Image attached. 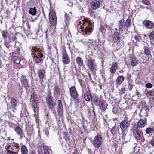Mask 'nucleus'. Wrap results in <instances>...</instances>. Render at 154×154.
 Listing matches in <instances>:
<instances>
[{
	"mask_svg": "<svg viewBox=\"0 0 154 154\" xmlns=\"http://www.w3.org/2000/svg\"><path fill=\"white\" fill-rule=\"evenodd\" d=\"M142 24L143 26L148 29H152L154 27L153 23L148 20L143 21L142 22Z\"/></svg>",
	"mask_w": 154,
	"mask_h": 154,
	"instance_id": "f8f14e48",
	"label": "nucleus"
},
{
	"mask_svg": "<svg viewBox=\"0 0 154 154\" xmlns=\"http://www.w3.org/2000/svg\"><path fill=\"white\" fill-rule=\"evenodd\" d=\"M143 4L147 6L150 5V2L149 0H141Z\"/></svg>",
	"mask_w": 154,
	"mask_h": 154,
	"instance_id": "ea45409f",
	"label": "nucleus"
},
{
	"mask_svg": "<svg viewBox=\"0 0 154 154\" xmlns=\"http://www.w3.org/2000/svg\"><path fill=\"white\" fill-rule=\"evenodd\" d=\"M88 66L91 71L94 69L95 66L94 60L91 59H89L88 61Z\"/></svg>",
	"mask_w": 154,
	"mask_h": 154,
	"instance_id": "a211bd4d",
	"label": "nucleus"
},
{
	"mask_svg": "<svg viewBox=\"0 0 154 154\" xmlns=\"http://www.w3.org/2000/svg\"><path fill=\"white\" fill-rule=\"evenodd\" d=\"M88 46L92 49L96 50L98 48V43L96 41L90 40L88 43Z\"/></svg>",
	"mask_w": 154,
	"mask_h": 154,
	"instance_id": "4468645a",
	"label": "nucleus"
},
{
	"mask_svg": "<svg viewBox=\"0 0 154 154\" xmlns=\"http://www.w3.org/2000/svg\"><path fill=\"white\" fill-rule=\"evenodd\" d=\"M140 114L143 116H147L148 115L147 110L144 109H143L141 111Z\"/></svg>",
	"mask_w": 154,
	"mask_h": 154,
	"instance_id": "4c0bfd02",
	"label": "nucleus"
},
{
	"mask_svg": "<svg viewBox=\"0 0 154 154\" xmlns=\"http://www.w3.org/2000/svg\"><path fill=\"white\" fill-rule=\"evenodd\" d=\"M136 95H137L138 97H141V95L140 93L138 92L137 90H136Z\"/></svg>",
	"mask_w": 154,
	"mask_h": 154,
	"instance_id": "603ef678",
	"label": "nucleus"
},
{
	"mask_svg": "<svg viewBox=\"0 0 154 154\" xmlns=\"http://www.w3.org/2000/svg\"><path fill=\"white\" fill-rule=\"evenodd\" d=\"M29 154H36V152L35 150H32L31 151Z\"/></svg>",
	"mask_w": 154,
	"mask_h": 154,
	"instance_id": "4d7b16f0",
	"label": "nucleus"
},
{
	"mask_svg": "<svg viewBox=\"0 0 154 154\" xmlns=\"http://www.w3.org/2000/svg\"><path fill=\"white\" fill-rule=\"evenodd\" d=\"M54 92L57 95L60 94V88L58 86L56 85L55 86L54 89Z\"/></svg>",
	"mask_w": 154,
	"mask_h": 154,
	"instance_id": "e433bc0d",
	"label": "nucleus"
},
{
	"mask_svg": "<svg viewBox=\"0 0 154 154\" xmlns=\"http://www.w3.org/2000/svg\"><path fill=\"white\" fill-rule=\"evenodd\" d=\"M93 102L95 105L98 106L99 105V101L98 102V98L96 96L94 97L93 98Z\"/></svg>",
	"mask_w": 154,
	"mask_h": 154,
	"instance_id": "f704fd0d",
	"label": "nucleus"
},
{
	"mask_svg": "<svg viewBox=\"0 0 154 154\" xmlns=\"http://www.w3.org/2000/svg\"><path fill=\"white\" fill-rule=\"evenodd\" d=\"M112 134L114 136L116 134V128L115 126L113 127L111 130Z\"/></svg>",
	"mask_w": 154,
	"mask_h": 154,
	"instance_id": "79ce46f5",
	"label": "nucleus"
},
{
	"mask_svg": "<svg viewBox=\"0 0 154 154\" xmlns=\"http://www.w3.org/2000/svg\"><path fill=\"white\" fill-rule=\"evenodd\" d=\"M32 53V56H34V59L37 63H39L42 61L41 58L43 57L42 50L38 47H33Z\"/></svg>",
	"mask_w": 154,
	"mask_h": 154,
	"instance_id": "f03ea898",
	"label": "nucleus"
},
{
	"mask_svg": "<svg viewBox=\"0 0 154 154\" xmlns=\"http://www.w3.org/2000/svg\"><path fill=\"white\" fill-rule=\"evenodd\" d=\"M149 37L150 40L154 42V31L151 32Z\"/></svg>",
	"mask_w": 154,
	"mask_h": 154,
	"instance_id": "a19ab883",
	"label": "nucleus"
},
{
	"mask_svg": "<svg viewBox=\"0 0 154 154\" xmlns=\"http://www.w3.org/2000/svg\"><path fill=\"white\" fill-rule=\"evenodd\" d=\"M135 130L134 134V136L136 139L139 140L140 139V135L141 132L138 128H137Z\"/></svg>",
	"mask_w": 154,
	"mask_h": 154,
	"instance_id": "412c9836",
	"label": "nucleus"
},
{
	"mask_svg": "<svg viewBox=\"0 0 154 154\" xmlns=\"http://www.w3.org/2000/svg\"><path fill=\"white\" fill-rule=\"evenodd\" d=\"M13 60L16 64H19L20 61V59L18 57L15 56L13 57Z\"/></svg>",
	"mask_w": 154,
	"mask_h": 154,
	"instance_id": "473e14b6",
	"label": "nucleus"
},
{
	"mask_svg": "<svg viewBox=\"0 0 154 154\" xmlns=\"http://www.w3.org/2000/svg\"><path fill=\"white\" fill-rule=\"evenodd\" d=\"M150 94L151 96L154 95V91H152L150 92Z\"/></svg>",
	"mask_w": 154,
	"mask_h": 154,
	"instance_id": "13d9d810",
	"label": "nucleus"
},
{
	"mask_svg": "<svg viewBox=\"0 0 154 154\" xmlns=\"http://www.w3.org/2000/svg\"><path fill=\"white\" fill-rule=\"evenodd\" d=\"M150 143L152 146H154V137L151 140Z\"/></svg>",
	"mask_w": 154,
	"mask_h": 154,
	"instance_id": "864d4df0",
	"label": "nucleus"
},
{
	"mask_svg": "<svg viewBox=\"0 0 154 154\" xmlns=\"http://www.w3.org/2000/svg\"><path fill=\"white\" fill-rule=\"evenodd\" d=\"M16 149L15 147H14L11 149H8L7 150V154H17V151H14V149Z\"/></svg>",
	"mask_w": 154,
	"mask_h": 154,
	"instance_id": "2f4dec72",
	"label": "nucleus"
},
{
	"mask_svg": "<svg viewBox=\"0 0 154 154\" xmlns=\"http://www.w3.org/2000/svg\"><path fill=\"white\" fill-rule=\"evenodd\" d=\"M46 101L49 108L51 109H53L54 107L55 104L53 102L52 96L50 94H48L46 98Z\"/></svg>",
	"mask_w": 154,
	"mask_h": 154,
	"instance_id": "423d86ee",
	"label": "nucleus"
},
{
	"mask_svg": "<svg viewBox=\"0 0 154 154\" xmlns=\"http://www.w3.org/2000/svg\"><path fill=\"white\" fill-rule=\"evenodd\" d=\"M84 97L86 101H89L91 99V96L90 93L86 92L84 94Z\"/></svg>",
	"mask_w": 154,
	"mask_h": 154,
	"instance_id": "a878e982",
	"label": "nucleus"
},
{
	"mask_svg": "<svg viewBox=\"0 0 154 154\" xmlns=\"http://www.w3.org/2000/svg\"><path fill=\"white\" fill-rule=\"evenodd\" d=\"M119 72H120V73H121V72H121V71H120Z\"/></svg>",
	"mask_w": 154,
	"mask_h": 154,
	"instance_id": "338daca9",
	"label": "nucleus"
},
{
	"mask_svg": "<svg viewBox=\"0 0 154 154\" xmlns=\"http://www.w3.org/2000/svg\"><path fill=\"white\" fill-rule=\"evenodd\" d=\"M147 125L146 120V119H140L138 122L137 125L140 128L144 127Z\"/></svg>",
	"mask_w": 154,
	"mask_h": 154,
	"instance_id": "6ab92c4d",
	"label": "nucleus"
},
{
	"mask_svg": "<svg viewBox=\"0 0 154 154\" xmlns=\"http://www.w3.org/2000/svg\"><path fill=\"white\" fill-rule=\"evenodd\" d=\"M89 12L90 14L91 15V16H94V17H95V15L94 14V12L91 10Z\"/></svg>",
	"mask_w": 154,
	"mask_h": 154,
	"instance_id": "3c124183",
	"label": "nucleus"
},
{
	"mask_svg": "<svg viewBox=\"0 0 154 154\" xmlns=\"http://www.w3.org/2000/svg\"><path fill=\"white\" fill-rule=\"evenodd\" d=\"M27 112L25 110L24 111H22L21 113L20 114V116L21 117H25L27 116Z\"/></svg>",
	"mask_w": 154,
	"mask_h": 154,
	"instance_id": "37998d69",
	"label": "nucleus"
},
{
	"mask_svg": "<svg viewBox=\"0 0 154 154\" xmlns=\"http://www.w3.org/2000/svg\"><path fill=\"white\" fill-rule=\"evenodd\" d=\"M124 80V78L122 76H119L116 80V83L117 85H121Z\"/></svg>",
	"mask_w": 154,
	"mask_h": 154,
	"instance_id": "b1692460",
	"label": "nucleus"
},
{
	"mask_svg": "<svg viewBox=\"0 0 154 154\" xmlns=\"http://www.w3.org/2000/svg\"><path fill=\"white\" fill-rule=\"evenodd\" d=\"M117 29L116 28L115 29V30H117Z\"/></svg>",
	"mask_w": 154,
	"mask_h": 154,
	"instance_id": "69168bd1",
	"label": "nucleus"
},
{
	"mask_svg": "<svg viewBox=\"0 0 154 154\" xmlns=\"http://www.w3.org/2000/svg\"><path fill=\"white\" fill-rule=\"evenodd\" d=\"M91 8L94 9L96 10L99 8L100 6V2L96 0L92 1L90 3Z\"/></svg>",
	"mask_w": 154,
	"mask_h": 154,
	"instance_id": "dca6fc26",
	"label": "nucleus"
},
{
	"mask_svg": "<svg viewBox=\"0 0 154 154\" xmlns=\"http://www.w3.org/2000/svg\"><path fill=\"white\" fill-rule=\"evenodd\" d=\"M99 105L97 106H99L100 108L102 110H105L107 108V105L104 101L101 100H99Z\"/></svg>",
	"mask_w": 154,
	"mask_h": 154,
	"instance_id": "aec40b11",
	"label": "nucleus"
},
{
	"mask_svg": "<svg viewBox=\"0 0 154 154\" xmlns=\"http://www.w3.org/2000/svg\"><path fill=\"white\" fill-rule=\"evenodd\" d=\"M144 54L147 56H149L150 54V51L149 48L146 47H144Z\"/></svg>",
	"mask_w": 154,
	"mask_h": 154,
	"instance_id": "72a5a7b5",
	"label": "nucleus"
},
{
	"mask_svg": "<svg viewBox=\"0 0 154 154\" xmlns=\"http://www.w3.org/2000/svg\"><path fill=\"white\" fill-rule=\"evenodd\" d=\"M68 135V134L67 133L63 132L61 134H60V137L61 138L63 137L66 141L67 138V135Z\"/></svg>",
	"mask_w": 154,
	"mask_h": 154,
	"instance_id": "c9c22d12",
	"label": "nucleus"
},
{
	"mask_svg": "<svg viewBox=\"0 0 154 154\" xmlns=\"http://www.w3.org/2000/svg\"><path fill=\"white\" fill-rule=\"evenodd\" d=\"M7 44H8V43H7V42H6V43L5 42V46H6L7 47Z\"/></svg>",
	"mask_w": 154,
	"mask_h": 154,
	"instance_id": "e2e57ef3",
	"label": "nucleus"
},
{
	"mask_svg": "<svg viewBox=\"0 0 154 154\" xmlns=\"http://www.w3.org/2000/svg\"><path fill=\"white\" fill-rule=\"evenodd\" d=\"M21 150L22 154H28V151L26 146L23 145L22 146Z\"/></svg>",
	"mask_w": 154,
	"mask_h": 154,
	"instance_id": "c85d7f7f",
	"label": "nucleus"
},
{
	"mask_svg": "<svg viewBox=\"0 0 154 154\" xmlns=\"http://www.w3.org/2000/svg\"><path fill=\"white\" fill-rule=\"evenodd\" d=\"M79 66H81L83 65V62L81 58L79 57H77L76 60Z\"/></svg>",
	"mask_w": 154,
	"mask_h": 154,
	"instance_id": "7c9ffc66",
	"label": "nucleus"
},
{
	"mask_svg": "<svg viewBox=\"0 0 154 154\" xmlns=\"http://www.w3.org/2000/svg\"><path fill=\"white\" fill-rule=\"evenodd\" d=\"M152 129L151 128H146V132L147 134H149L152 131Z\"/></svg>",
	"mask_w": 154,
	"mask_h": 154,
	"instance_id": "49530a36",
	"label": "nucleus"
},
{
	"mask_svg": "<svg viewBox=\"0 0 154 154\" xmlns=\"http://www.w3.org/2000/svg\"><path fill=\"white\" fill-rule=\"evenodd\" d=\"M139 36L138 35H135L134 37L135 40L138 42L139 41Z\"/></svg>",
	"mask_w": 154,
	"mask_h": 154,
	"instance_id": "6e6d98bb",
	"label": "nucleus"
},
{
	"mask_svg": "<svg viewBox=\"0 0 154 154\" xmlns=\"http://www.w3.org/2000/svg\"><path fill=\"white\" fill-rule=\"evenodd\" d=\"M36 8L35 7L32 8H30L29 11V14L32 15H35L36 14Z\"/></svg>",
	"mask_w": 154,
	"mask_h": 154,
	"instance_id": "bb28decb",
	"label": "nucleus"
},
{
	"mask_svg": "<svg viewBox=\"0 0 154 154\" xmlns=\"http://www.w3.org/2000/svg\"><path fill=\"white\" fill-rule=\"evenodd\" d=\"M137 61L136 58L134 57H132L131 58L130 62L131 65L133 66H135L137 63Z\"/></svg>",
	"mask_w": 154,
	"mask_h": 154,
	"instance_id": "393cba45",
	"label": "nucleus"
},
{
	"mask_svg": "<svg viewBox=\"0 0 154 154\" xmlns=\"http://www.w3.org/2000/svg\"><path fill=\"white\" fill-rule=\"evenodd\" d=\"M65 22L66 25L68 27V24H69L70 20V17L68 15V14H66L65 15Z\"/></svg>",
	"mask_w": 154,
	"mask_h": 154,
	"instance_id": "cd10ccee",
	"label": "nucleus"
},
{
	"mask_svg": "<svg viewBox=\"0 0 154 154\" xmlns=\"http://www.w3.org/2000/svg\"><path fill=\"white\" fill-rule=\"evenodd\" d=\"M129 120L126 118L124 120H122L120 124V127L122 130V131L123 133H125L127 130V129L129 126L128 122Z\"/></svg>",
	"mask_w": 154,
	"mask_h": 154,
	"instance_id": "39448f33",
	"label": "nucleus"
},
{
	"mask_svg": "<svg viewBox=\"0 0 154 154\" xmlns=\"http://www.w3.org/2000/svg\"><path fill=\"white\" fill-rule=\"evenodd\" d=\"M118 26L120 31H122L125 30L126 27L125 22L123 19H121L119 21Z\"/></svg>",
	"mask_w": 154,
	"mask_h": 154,
	"instance_id": "9b49d317",
	"label": "nucleus"
},
{
	"mask_svg": "<svg viewBox=\"0 0 154 154\" xmlns=\"http://www.w3.org/2000/svg\"><path fill=\"white\" fill-rule=\"evenodd\" d=\"M125 89L124 88H122L120 90V93L121 94H124L125 93Z\"/></svg>",
	"mask_w": 154,
	"mask_h": 154,
	"instance_id": "8fccbe9b",
	"label": "nucleus"
},
{
	"mask_svg": "<svg viewBox=\"0 0 154 154\" xmlns=\"http://www.w3.org/2000/svg\"><path fill=\"white\" fill-rule=\"evenodd\" d=\"M99 30L102 33L104 32L105 31L104 28L102 27H100V28H99Z\"/></svg>",
	"mask_w": 154,
	"mask_h": 154,
	"instance_id": "5fc2aeb1",
	"label": "nucleus"
},
{
	"mask_svg": "<svg viewBox=\"0 0 154 154\" xmlns=\"http://www.w3.org/2000/svg\"><path fill=\"white\" fill-rule=\"evenodd\" d=\"M15 131L17 134L19 136L20 139H22L23 136L25 137L22 129L19 127H16L15 129Z\"/></svg>",
	"mask_w": 154,
	"mask_h": 154,
	"instance_id": "f3484780",
	"label": "nucleus"
},
{
	"mask_svg": "<svg viewBox=\"0 0 154 154\" xmlns=\"http://www.w3.org/2000/svg\"><path fill=\"white\" fill-rule=\"evenodd\" d=\"M23 18H24V17H23H23H22V18L23 19Z\"/></svg>",
	"mask_w": 154,
	"mask_h": 154,
	"instance_id": "774afa93",
	"label": "nucleus"
},
{
	"mask_svg": "<svg viewBox=\"0 0 154 154\" xmlns=\"http://www.w3.org/2000/svg\"><path fill=\"white\" fill-rule=\"evenodd\" d=\"M1 32L2 36L4 38H7L8 35V33L6 30L2 31Z\"/></svg>",
	"mask_w": 154,
	"mask_h": 154,
	"instance_id": "58836bf2",
	"label": "nucleus"
},
{
	"mask_svg": "<svg viewBox=\"0 0 154 154\" xmlns=\"http://www.w3.org/2000/svg\"><path fill=\"white\" fill-rule=\"evenodd\" d=\"M49 20L50 24L54 26L57 23V17L55 12L53 10H51L49 14Z\"/></svg>",
	"mask_w": 154,
	"mask_h": 154,
	"instance_id": "20e7f679",
	"label": "nucleus"
},
{
	"mask_svg": "<svg viewBox=\"0 0 154 154\" xmlns=\"http://www.w3.org/2000/svg\"><path fill=\"white\" fill-rule=\"evenodd\" d=\"M31 102H32V107L33 108L34 110L38 107L37 104V97L36 95L34 92H32L31 95Z\"/></svg>",
	"mask_w": 154,
	"mask_h": 154,
	"instance_id": "0eeeda50",
	"label": "nucleus"
},
{
	"mask_svg": "<svg viewBox=\"0 0 154 154\" xmlns=\"http://www.w3.org/2000/svg\"><path fill=\"white\" fill-rule=\"evenodd\" d=\"M125 23L126 24V27H129L131 25V20L130 19H128L126 20Z\"/></svg>",
	"mask_w": 154,
	"mask_h": 154,
	"instance_id": "c03bdc74",
	"label": "nucleus"
},
{
	"mask_svg": "<svg viewBox=\"0 0 154 154\" xmlns=\"http://www.w3.org/2000/svg\"><path fill=\"white\" fill-rule=\"evenodd\" d=\"M57 106V112L60 115H62L63 113V108L62 106V104L61 100H58Z\"/></svg>",
	"mask_w": 154,
	"mask_h": 154,
	"instance_id": "2eb2a0df",
	"label": "nucleus"
},
{
	"mask_svg": "<svg viewBox=\"0 0 154 154\" xmlns=\"http://www.w3.org/2000/svg\"><path fill=\"white\" fill-rule=\"evenodd\" d=\"M62 61L64 64H67L69 63L70 58L66 51H64L62 52Z\"/></svg>",
	"mask_w": 154,
	"mask_h": 154,
	"instance_id": "6e6552de",
	"label": "nucleus"
},
{
	"mask_svg": "<svg viewBox=\"0 0 154 154\" xmlns=\"http://www.w3.org/2000/svg\"><path fill=\"white\" fill-rule=\"evenodd\" d=\"M53 113L54 115H55L56 113L55 110L53 111Z\"/></svg>",
	"mask_w": 154,
	"mask_h": 154,
	"instance_id": "052dcab7",
	"label": "nucleus"
},
{
	"mask_svg": "<svg viewBox=\"0 0 154 154\" xmlns=\"http://www.w3.org/2000/svg\"><path fill=\"white\" fill-rule=\"evenodd\" d=\"M10 103L12 108L14 109H15L17 103V100L14 98H12L11 99Z\"/></svg>",
	"mask_w": 154,
	"mask_h": 154,
	"instance_id": "4be33fe9",
	"label": "nucleus"
},
{
	"mask_svg": "<svg viewBox=\"0 0 154 154\" xmlns=\"http://www.w3.org/2000/svg\"><path fill=\"white\" fill-rule=\"evenodd\" d=\"M102 137L100 134H97L94 137L92 141V144L94 148H98L100 147L103 141Z\"/></svg>",
	"mask_w": 154,
	"mask_h": 154,
	"instance_id": "7ed1b4c3",
	"label": "nucleus"
},
{
	"mask_svg": "<svg viewBox=\"0 0 154 154\" xmlns=\"http://www.w3.org/2000/svg\"><path fill=\"white\" fill-rule=\"evenodd\" d=\"M48 47L49 48V49H51V48H50V47H49L48 45Z\"/></svg>",
	"mask_w": 154,
	"mask_h": 154,
	"instance_id": "0e129e2a",
	"label": "nucleus"
},
{
	"mask_svg": "<svg viewBox=\"0 0 154 154\" xmlns=\"http://www.w3.org/2000/svg\"><path fill=\"white\" fill-rule=\"evenodd\" d=\"M133 86L132 85L131 83H128V89L131 91V90L132 88H133Z\"/></svg>",
	"mask_w": 154,
	"mask_h": 154,
	"instance_id": "09e8293b",
	"label": "nucleus"
},
{
	"mask_svg": "<svg viewBox=\"0 0 154 154\" xmlns=\"http://www.w3.org/2000/svg\"><path fill=\"white\" fill-rule=\"evenodd\" d=\"M72 154H78L77 152H72Z\"/></svg>",
	"mask_w": 154,
	"mask_h": 154,
	"instance_id": "680f3d73",
	"label": "nucleus"
},
{
	"mask_svg": "<svg viewBox=\"0 0 154 154\" xmlns=\"http://www.w3.org/2000/svg\"><path fill=\"white\" fill-rule=\"evenodd\" d=\"M112 38L114 42L118 44L120 41L121 37L120 33L117 32H115L112 35Z\"/></svg>",
	"mask_w": 154,
	"mask_h": 154,
	"instance_id": "1a4fd4ad",
	"label": "nucleus"
},
{
	"mask_svg": "<svg viewBox=\"0 0 154 154\" xmlns=\"http://www.w3.org/2000/svg\"><path fill=\"white\" fill-rule=\"evenodd\" d=\"M43 131L44 132L45 134L47 136H48L49 134V130L48 128H45L44 129Z\"/></svg>",
	"mask_w": 154,
	"mask_h": 154,
	"instance_id": "a18cd8bd",
	"label": "nucleus"
},
{
	"mask_svg": "<svg viewBox=\"0 0 154 154\" xmlns=\"http://www.w3.org/2000/svg\"><path fill=\"white\" fill-rule=\"evenodd\" d=\"M21 81L25 87H28V82L25 77H22L21 79Z\"/></svg>",
	"mask_w": 154,
	"mask_h": 154,
	"instance_id": "c756f323",
	"label": "nucleus"
},
{
	"mask_svg": "<svg viewBox=\"0 0 154 154\" xmlns=\"http://www.w3.org/2000/svg\"><path fill=\"white\" fill-rule=\"evenodd\" d=\"M146 87L148 88H151L153 87V85L150 83H147L145 85Z\"/></svg>",
	"mask_w": 154,
	"mask_h": 154,
	"instance_id": "de8ad7c7",
	"label": "nucleus"
},
{
	"mask_svg": "<svg viewBox=\"0 0 154 154\" xmlns=\"http://www.w3.org/2000/svg\"><path fill=\"white\" fill-rule=\"evenodd\" d=\"M77 27L80 28L84 34L88 35L92 30L93 25L91 21L84 19H79L78 21Z\"/></svg>",
	"mask_w": 154,
	"mask_h": 154,
	"instance_id": "f257e3e1",
	"label": "nucleus"
},
{
	"mask_svg": "<svg viewBox=\"0 0 154 154\" xmlns=\"http://www.w3.org/2000/svg\"><path fill=\"white\" fill-rule=\"evenodd\" d=\"M140 7L139 8H142V9L143 8H146V9H149V8L147 7H145L143 6H141V5H140Z\"/></svg>",
	"mask_w": 154,
	"mask_h": 154,
	"instance_id": "bf43d9fd",
	"label": "nucleus"
},
{
	"mask_svg": "<svg viewBox=\"0 0 154 154\" xmlns=\"http://www.w3.org/2000/svg\"><path fill=\"white\" fill-rule=\"evenodd\" d=\"M38 74L39 78L42 79L44 78L45 72L43 69H39L38 72Z\"/></svg>",
	"mask_w": 154,
	"mask_h": 154,
	"instance_id": "5701e85b",
	"label": "nucleus"
},
{
	"mask_svg": "<svg viewBox=\"0 0 154 154\" xmlns=\"http://www.w3.org/2000/svg\"><path fill=\"white\" fill-rule=\"evenodd\" d=\"M70 93L71 97L74 99H76L78 96V94L75 87L72 86L70 88Z\"/></svg>",
	"mask_w": 154,
	"mask_h": 154,
	"instance_id": "9d476101",
	"label": "nucleus"
},
{
	"mask_svg": "<svg viewBox=\"0 0 154 154\" xmlns=\"http://www.w3.org/2000/svg\"><path fill=\"white\" fill-rule=\"evenodd\" d=\"M118 67V64L117 62H112L110 68H109L110 72L112 74H115Z\"/></svg>",
	"mask_w": 154,
	"mask_h": 154,
	"instance_id": "ddd939ff",
	"label": "nucleus"
}]
</instances>
